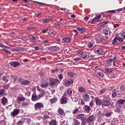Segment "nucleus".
Here are the masks:
<instances>
[{"label":"nucleus","mask_w":125,"mask_h":125,"mask_svg":"<svg viewBox=\"0 0 125 125\" xmlns=\"http://www.w3.org/2000/svg\"><path fill=\"white\" fill-rule=\"evenodd\" d=\"M83 97L85 101H88L89 100V96L87 94H83Z\"/></svg>","instance_id":"aec40b11"},{"label":"nucleus","mask_w":125,"mask_h":125,"mask_svg":"<svg viewBox=\"0 0 125 125\" xmlns=\"http://www.w3.org/2000/svg\"><path fill=\"white\" fill-rule=\"evenodd\" d=\"M77 29L79 32H81V33L85 32V29H84V28L77 27Z\"/></svg>","instance_id":"2f4dec72"},{"label":"nucleus","mask_w":125,"mask_h":125,"mask_svg":"<svg viewBox=\"0 0 125 125\" xmlns=\"http://www.w3.org/2000/svg\"><path fill=\"white\" fill-rule=\"evenodd\" d=\"M3 87H4V88H5V89H8V88H9V85L6 84V85L3 86Z\"/></svg>","instance_id":"5fc2aeb1"},{"label":"nucleus","mask_w":125,"mask_h":125,"mask_svg":"<svg viewBox=\"0 0 125 125\" xmlns=\"http://www.w3.org/2000/svg\"><path fill=\"white\" fill-rule=\"evenodd\" d=\"M105 115L106 117H111V115H112V113H111L109 111H107L105 113Z\"/></svg>","instance_id":"c9c22d12"},{"label":"nucleus","mask_w":125,"mask_h":125,"mask_svg":"<svg viewBox=\"0 0 125 125\" xmlns=\"http://www.w3.org/2000/svg\"><path fill=\"white\" fill-rule=\"evenodd\" d=\"M50 50H52V51H58L60 50L59 47L57 46H51L49 48Z\"/></svg>","instance_id":"f8f14e48"},{"label":"nucleus","mask_w":125,"mask_h":125,"mask_svg":"<svg viewBox=\"0 0 125 125\" xmlns=\"http://www.w3.org/2000/svg\"><path fill=\"white\" fill-rule=\"evenodd\" d=\"M103 116H104V112L99 111L97 113V118H98V119H102Z\"/></svg>","instance_id":"dca6fc26"},{"label":"nucleus","mask_w":125,"mask_h":125,"mask_svg":"<svg viewBox=\"0 0 125 125\" xmlns=\"http://www.w3.org/2000/svg\"><path fill=\"white\" fill-rule=\"evenodd\" d=\"M23 124V121H20L17 123L18 125H21Z\"/></svg>","instance_id":"338daca9"},{"label":"nucleus","mask_w":125,"mask_h":125,"mask_svg":"<svg viewBox=\"0 0 125 125\" xmlns=\"http://www.w3.org/2000/svg\"><path fill=\"white\" fill-rule=\"evenodd\" d=\"M113 71V68H106L105 69V71L106 72V73H112Z\"/></svg>","instance_id":"c756f323"},{"label":"nucleus","mask_w":125,"mask_h":125,"mask_svg":"<svg viewBox=\"0 0 125 125\" xmlns=\"http://www.w3.org/2000/svg\"><path fill=\"white\" fill-rule=\"evenodd\" d=\"M72 90H67V94L69 95V96H71L72 95Z\"/></svg>","instance_id":"49530a36"},{"label":"nucleus","mask_w":125,"mask_h":125,"mask_svg":"<svg viewBox=\"0 0 125 125\" xmlns=\"http://www.w3.org/2000/svg\"><path fill=\"white\" fill-rule=\"evenodd\" d=\"M82 59L80 58H76L74 59L75 61H80Z\"/></svg>","instance_id":"774afa93"},{"label":"nucleus","mask_w":125,"mask_h":125,"mask_svg":"<svg viewBox=\"0 0 125 125\" xmlns=\"http://www.w3.org/2000/svg\"><path fill=\"white\" fill-rule=\"evenodd\" d=\"M58 78L59 80H62L63 79V75L60 74L58 75Z\"/></svg>","instance_id":"0e129e2a"},{"label":"nucleus","mask_w":125,"mask_h":125,"mask_svg":"<svg viewBox=\"0 0 125 125\" xmlns=\"http://www.w3.org/2000/svg\"><path fill=\"white\" fill-rule=\"evenodd\" d=\"M42 43H51V40H46L42 42Z\"/></svg>","instance_id":"4c0bfd02"},{"label":"nucleus","mask_w":125,"mask_h":125,"mask_svg":"<svg viewBox=\"0 0 125 125\" xmlns=\"http://www.w3.org/2000/svg\"><path fill=\"white\" fill-rule=\"evenodd\" d=\"M114 28H119V27H120V24H114Z\"/></svg>","instance_id":"69168bd1"},{"label":"nucleus","mask_w":125,"mask_h":125,"mask_svg":"<svg viewBox=\"0 0 125 125\" xmlns=\"http://www.w3.org/2000/svg\"><path fill=\"white\" fill-rule=\"evenodd\" d=\"M72 125H81V122L76 118L73 119V122Z\"/></svg>","instance_id":"4468645a"},{"label":"nucleus","mask_w":125,"mask_h":125,"mask_svg":"<svg viewBox=\"0 0 125 125\" xmlns=\"http://www.w3.org/2000/svg\"><path fill=\"white\" fill-rule=\"evenodd\" d=\"M120 89L121 91H125V85H121Z\"/></svg>","instance_id":"58836bf2"},{"label":"nucleus","mask_w":125,"mask_h":125,"mask_svg":"<svg viewBox=\"0 0 125 125\" xmlns=\"http://www.w3.org/2000/svg\"><path fill=\"white\" fill-rule=\"evenodd\" d=\"M32 101H36V100H39V99H40V96H38L37 95V94L36 93H34L32 95V98H31Z\"/></svg>","instance_id":"0eeeda50"},{"label":"nucleus","mask_w":125,"mask_h":125,"mask_svg":"<svg viewBox=\"0 0 125 125\" xmlns=\"http://www.w3.org/2000/svg\"><path fill=\"white\" fill-rule=\"evenodd\" d=\"M22 106H25L29 105V104L27 102H24L22 104Z\"/></svg>","instance_id":"bf43d9fd"},{"label":"nucleus","mask_w":125,"mask_h":125,"mask_svg":"<svg viewBox=\"0 0 125 125\" xmlns=\"http://www.w3.org/2000/svg\"><path fill=\"white\" fill-rule=\"evenodd\" d=\"M96 52L99 55H103V53H104V51H103V49H98Z\"/></svg>","instance_id":"6ab92c4d"},{"label":"nucleus","mask_w":125,"mask_h":125,"mask_svg":"<svg viewBox=\"0 0 125 125\" xmlns=\"http://www.w3.org/2000/svg\"><path fill=\"white\" fill-rule=\"evenodd\" d=\"M90 23L91 24H96V23H97L96 20H95V18L92 20V21H90Z\"/></svg>","instance_id":"c03bdc74"},{"label":"nucleus","mask_w":125,"mask_h":125,"mask_svg":"<svg viewBox=\"0 0 125 125\" xmlns=\"http://www.w3.org/2000/svg\"><path fill=\"white\" fill-rule=\"evenodd\" d=\"M30 41H31V42H36V37H35V36H33V35H30L29 37Z\"/></svg>","instance_id":"a878e982"},{"label":"nucleus","mask_w":125,"mask_h":125,"mask_svg":"<svg viewBox=\"0 0 125 125\" xmlns=\"http://www.w3.org/2000/svg\"><path fill=\"white\" fill-rule=\"evenodd\" d=\"M122 38L125 39V31L123 32L121 35Z\"/></svg>","instance_id":"052dcab7"},{"label":"nucleus","mask_w":125,"mask_h":125,"mask_svg":"<svg viewBox=\"0 0 125 125\" xmlns=\"http://www.w3.org/2000/svg\"><path fill=\"white\" fill-rule=\"evenodd\" d=\"M39 91L40 92V94L39 95V98L41 99L42 97H43L44 94H45V91L43 90L41 91V90L38 89Z\"/></svg>","instance_id":"f3484780"},{"label":"nucleus","mask_w":125,"mask_h":125,"mask_svg":"<svg viewBox=\"0 0 125 125\" xmlns=\"http://www.w3.org/2000/svg\"><path fill=\"white\" fill-rule=\"evenodd\" d=\"M0 47L2 48L3 51H4V52H5V53H8V54H10V53H11V52H10V51H12V48H10L9 47L5 46L2 44H0ZM7 49H9L10 51Z\"/></svg>","instance_id":"f03ea898"},{"label":"nucleus","mask_w":125,"mask_h":125,"mask_svg":"<svg viewBox=\"0 0 125 125\" xmlns=\"http://www.w3.org/2000/svg\"><path fill=\"white\" fill-rule=\"evenodd\" d=\"M71 41V39L69 38H66L64 39V41L66 42H69Z\"/></svg>","instance_id":"6e6d98bb"},{"label":"nucleus","mask_w":125,"mask_h":125,"mask_svg":"<svg viewBox=\"0 0 125 125\" xmlns=\"http://www.w3.org/2000/svg\"><path fill=\"white\" fill-rule=\"evenodd\" d=\"M117 40H118V39L117 38V36H116L112 41V44H115V43L117 42Z\"/></svg>","instance_id":"8fccbe9b"},{"label":"nucleus","mask_w":125,"mask_h":125,"mask_svg":"<svg viewBox=\"0 0 125 125\" xmlns=\"http://www.w3.org/2000/svg\"><path fill=\"white\" fill-rule=\"evenodd\" d=\"M56 101H57V99L56 98H53L50 100V102L51 103H55Z\"/></svg>","instance_id":"ea45409f"},{"label":"nucleus","mask_w":125,"mask_h":125,"mask_svg":"<svg viewBox=\"0 0 125 125\" xmlns=\"http://www.w3.org/2000/svg\"><path fill=\"white\" fill-rule=\"evenodd\" d=\"M77 52H78V54H80V55H83V51L82 50H78L77 51Z\"/></svg>","instance_id":"864d4df0"},{"label":"nucleus","mask_w":125,"mask_h":125,"mask_svg":"<svg viewBox=\"0 0 125 125\" xmlns=\"http://www.w3.org/2000/svg\"><path fill=\"white\" fill-rule=\"evenodd\" d=\"M34 108L36 111H38L39 109L43 108V104L42 103H37L34 105Z\"/></svg>","instance_id":"7ed1b4c3"},{"label":"nucleus","mask_w":125,"mask_h":125,"mask_svg":"<svg viewBox=\"0 0 125 125\" xmlns=\"http://www.w3.org/2000/svg\"><path fill=\"white\" fill-rule=\"evenodd\" d=\"M67 100H68V98L67 97H62L61 98V100L60 101V103L61 104H66V103H67Z\"/></svg>","instance_id":"9d476101"},{"label":"nucleus","mask_w":125,"mask_h":125,"mask_svg":"<svg viewBox=\"0 0 125 125\" xmlns=\"http://www.w3.org/2000/svg\"><path fill=\"white\" fill-rule=\"evenodd\" d=\"M123 10V8H120L116 10H111V11H107V12H108V13H115V12H116V11H122Z\"/></svg>","instance_id":"bb28decb"},{"label":"nucleus","mask_w":125,"mask_h":125,"mask_svg":"<svg viewBox=\"0 0 125 125\" xmlns=\"http://www.w3.org/2000/svg\"><path fill=\"white\" fill-rule=\"evenodd\" d=\"M48 85H49L48 82L42 83L41 84V86L42 88H46V87H48Z\"/></svg>","instance_id":"9b49d317"},{"label":"nucleus","mask_w":125,"mask_h":125,"mask_svg":"<svg viewBox=\"0 0 125 125\" xmlns=\"http://www.w3.org/2000/svg\"><path fill=\"white\" fill-rule=\"evenodd\" d=\"M78 90L80 92H82L83 93V92H85V88L80 86L79 87Z\"/></svg>","instance_id":"b1692460"},{"label":"nucleus","mask_w":125,"mask_h":125,"mask_svg":"<svg viewBox=\"0 0 125 125\" xmlns=\"http://www.w3.org/2000/svg\"><path fill=\"white\" fill-rule=\"evenodd\" d=\"M102 16H101V15H97L95 17V19L96 20V21L97 22V23L100 21V20H99V19L101 18Z\"/></svg>","instance_id":"393cba45"},{"label":"nucleus","mask_w":125,"mask_h":125,"mask_svg":"<svg viewBox=\"0 0 125 125\" xmlns=\"http://www.w3.org/2000/svg\"><path fill=\"white\" fill-rule=\"evenodd\" d=\"M103 33H104L105 35H109V33L108 32L107 30L106 29H104L103 30Z\"/></svg>","instance_id":"37998d69"},{"label":"nucleus","mask_w":125,"mask_h":125,"mask_svg":"<svg viewBox=\"0 0 125 125\" xmlns=\"http://www.w3.org/2000/svg\"><path fill=\"white\" fill-rule=\"evenodd\" d=\"M19 113H20V110L19 109H14L11 112V115L13 116V117H15V116H17Z\"/></svg>","instance_id":"423d86ee"},{"label":"nucleus","mask_w":125,"mask_h":125,"mask_svg":"<svg viewBox=\"0 0 125 125\" xmlns=\"http://www.w3.org/2000/svg\"><path fill=\"white\" fill-rule=\"evenodd\" d=\"M114 60L113 59H110L108 61H107V62L106 64V66L107 67H110V66H112V62H113Z\"/></svg>","instance_id":"2eb2a0df"},{"label":"nucleus","mask_w":125,"mask_h":125,"mask_svg":"<svg viewBox=\"0 0 125 125\" xmlns=\"http://www.w3.org/2000/svg\"><path fill=\"white\" fill-rule=\"evenodd\" d=\"M117 95V92H116L115 91L113 92L112 96H113V97H116V96Z\"/></svg>","instance_id":"680f3d73"},{"label":"nucleus","mask_w":125,"mask_h":125,"mask_svg":"<svg viewBox=\"0 0 125 125\" xmlns=\"http://www.w3.org/2000/svg\"><path fill=\"white\" fill-rule=\"evenodd\" d=\"M85 111L87 112V113H88L90 110H91V108L90 106H88V105H85Z\"/></svg>","instance_id":"473e14b6"},{"label":"nucleus","mask_w":125,"mask_h":125,"mask_svg":"<svg viewBox=\"0 0 125 125\" xmlns=\"http://www.w3.org/2000/svg\"><path fill=\"white\" fill-rule=\"evenodd\" d=\"M95 100H96V105H97V106H100L101 104H102V101L96 98L95 99Z\"/></svg>","instance_id":"412c9836"},{"label":"nucleus","mask_w":125,"mask_h":125,"mask_svg":"<svg viewBox=\"0 0 125 125\" xmlns=\"http://www.w3.org/2000/svg\"><path fill=\"white\" fill-rule=\"evenodd\" d=\"M116 38L117 39V41H118L120 42H124V39H122V38L118 36H116Z\"/></svg>","instance_id":"79ce46f5"},{"label":"nucleus","mask_w":125,"mask_h":125,"mask_svg":"<svg viewBox=\"0 0 125 125\" xmlns=\"http://www.w3.org/2000/svg\"><path fill=\"white\" fill-rule=\"evenodd\" d=\"M43 120H46V119H49V116L48 115L44 116L42 117Z\"/></svg>","instance_id":"4d7b16f0"},{"label":"nucleus","mask_w":125,"mask_h":125,"mask_svg":"<svg viewBox=\"0 0 125 125\" xmlns=\"http://www.w3.org/2000/svg\"><path fill=\"white\" fill-rule=\"evenodd\" d=\"M57 125V122H56V120H53L49 122V125Z\"/></svg>","instance_id":"cd10ccee"},{"label":"nucleus","mask_w":125,"mask_h":125,"mask_svg":"<svg viewBox=\"0 0 125 125\" xmlns=\"http://www.w3.org/2000/svg\"><path fill=\"white\" fill-rule=\"evenodd\" d=\"M1 103L3 105H5L8 101H7V99H6V98L5 97H3L2 99H1Z\"/></svg>","instance_id":"4be33fe9"},{"label":"nucleus","mask_w":125,"mask_h":125,"mask_svg":"<svg viewBox=\"0 0 125 125\" xmlns=\"http://www.w3.org/2000/svg\"><path fill=\"white\" fill-rule=\"evenodd\" d=\"M73 83H74V80L71 79H67L65 81V86H70V85L73 84Z\"/></svg>","instance_id":"20e7f679"},{"label":"nucleus","mask_w":125,"mask_h":125,"mask_svg":"<svg viewBox=\"0 0 125 125\" xmlns=\"http://www.w3.org/2000/svg\"><path fill=\"white\" fill-rule=\"evenodd\" d=\"M67 75L68 76H69L70 78H74L75 77V74L74 73H72L71 72H68Z\"/></svg>","instance_id":"7c9ffc66"},{"label":"nucleus","mask_w":125,"mask_h":125,"mask_svg":"<svg viewBox=\"0 0 125 125\" xmlns=\"http://www.w3.org/2000/svg\"><path fill=\"white\" fill-rule=\"evenodd\" d=\"M75 119L76 120H81V121H83V120L84 119V115L83 114H78Z\"/></svg>","instance_id":"1a4fd4ad"},{"label":"nucleus","mask_w":125,"mask_h":125,"mask_svg":"<svg viewBox=\"0 0 125 125\" xmlns=\"http://www.w3.org/2000/svg\"><path fill=\"white\" fill-rule=\"evenodd\" d=\"M106 90H107V89L106 88L103 89L100 92V94H103L104 93H105Z\"/></svg>","instance_id":"a19ab883"},{"label":"nucleus","mask_w":125,"mask_h":125,"mask_svg":"<svg viewBox=\"0 0 125 125\" xmlns=\"http://www.w3.org/2000/svg\"><path fill=\"white\" fill-rule=\"evenodd\" d=\"M31 82L28 80H24L21 82V84L22 85H30Z\"/></svg>","instance_id":"ddd939ff"},{"label":"nucleus","mask_w":125,"mask_h":125,"mask_svg":"<svg viewBox=\"0 0 125 125\" xmlns=\"http://www.w3.org/2000/svg\"><path fill=\"white\" fill-rule=\"evenodd\" d=\"M60 83V81L58 79L51 78L49 80V86L50 87H54L55 86H57L58 84Z\"/></svg>","instance_id":"f257e3e1"},{"label":"nucleus","mask_w":125,"mask_h":125,"mask_svg":"<svg viewBox=\"0 0 125 125\" xmlns=\"http://www.w3.org/2000/svg\"><path fill=\"white\" fill-rule=\"evenodd\" d=\"M48 22H49V19H45L44 20L43 23H48Z\"/></svg>","instance_id":"13d9d810"},{"label":"nucleus","mask_w":125,"mask_h":125,"mask_svg":"<svg viewBox=\"0 0 125 125\" xmlns=\"http://www.w3.org/2000/svg\"><path fill=\"white\" fill-rule=\"evenodd\" d=\"M58 112L59 114H60V115H63V114H64V111H63V109H62V108H59Z\"/></svg>","instance_id":"72a5a7b5"},{"label":"nucleus","mask_w":125,"mask_h":125,"mask_svg":"<svg viewBox=\"0 0 125 125\" xmlns=\"http://www.w3.org/2000/svg\"><path fill=\"white\" fill-rule=\"evenodd\" d=\"M78 112H79V109L76 108L72 112V114H78Z\"/></svg>","instance_id":"603ef678"},{"label":"nucleus","mask_w":125,"mask_h":125,"mask_svg":"<svg viewBox=\"0 0 125 125\" xmlns=\"http://www.w3.org/2000/svg\"><path fill=\"white\" fill-rule=\"evenodd\" d=\"M87 46L89 48H91V47L93 46V43H92V42H89L87 44Z\"/></svg>","instance_id":"de8ad7c7"},{"label":"nucleus","mask_w":125,"mask_h":125,"mask_svg":"<svg viewBox=\"0 0 125 125\" xmlns=\"http://www.w3.org/2000/svg\"><path fill=\"white\" fill-rule=\"evenodd\" d=\"M4 93V90L1 89L0 90V95H2Z\"/></svg>","instance_id":"e2e57ef3"},{"label":"nucleus","mask_w":125,"mask_h":125,"mask_svg":"<svg viewBox=\"0 0 125 125\" xmlns=\"http://www.w3.org/2000/svg\"><path fill=\"white\" fill-rule=\"evenodd\" d=\"M87 120L88 123H91L92 122L95 121V116L93 115H91L87 118Z\"/></svg>","instance_id":"6e6552de"},{"label":"nucleus","mask_w":125,"mask_h":125,"mask_svg":"<svg viewBox=\"0 0 125 125\" xmlns=\"http://www.w3.org/2000/svg\"><path fill=\"white\" fill-rule=\"evenodd\" d=\"M125 100L120 99L118 101V103L119 104H123L125 103Z\"/></svg>","instance_id":"f704fd0d"},{"label":"nucleus","mask_w":125,"mask_h":125,"mask_svg":"<svg viewBox=\"0 0 125 125\" xmlns=\"http://www.w3.org/2000/svg\"><path fill=\"white\" fill-rule=\"evenodd\" d=\"M11 66H12V67H17V66H19L20 65L19 62H12L10 63Z\"/></svg>","instance_id":"a211bd4d"},{"label":"nucleus","mask_w":125,"mask_h":125,"mask_svg":"<svg viewBox=\"0 0 125 125\" xmlns=\"http://www.w3.org/2000/svg\"><path fill=\"white\" fill-rule=\"evenodd\" d=\"M97 75H98V76L101 78H103V77H104V74H103L102 72H99L97 73Z\"/></svg>","instance_id":"e433bc0d"},{"label":"nucleus","mask_w":125,"mask_h":125,"mask_svg":"<svg viewBox=\"0 0 125 125\" xmlns=\"http://www.w3.org/2000/svg\"><path fill=\"white\" fill-rule=\"evenodd\" d=\"M48 30H50V28L49 27H48L46 29L43 30L42 31V33L43 34H45V33H47Z\"/></svg>","instance_id":"3c124183"},{"label":"nucleus","mask_w":125,"mask_h":125,"mask_svg":"<svg viewBox=\"0 0 125 125\" xmlns=\"http://www.w3.org/2000/svg\"><path fill=\"white\" fill-rule=\"evenodd\" d=\"M82 121L81 125H85L86 124H87V119H85V117L83 118V119Z\"/></svg>","instance_id":"5701e85b"},{"label":"nucleus","mask_w":125,"mask_h":125,"mask_svg":"<svg viewBox=\"0 0 125 125\" xmlns=\"http://www.w3.org/2000/svg\"><path fill=\"white\" fill-rule=\"evenodd\" d=\"M2 80L3 82H5V83H7L8 82V80L6 79V77L5 76H4L2 78Z\"/></svg>","instance_id":"09e8293b"},{"label":"nucleus","mask_w":125,"mask_h":125,"mask_svg":"<svg viewBox=\"0 0 125 125\" xmlns=\"http://www.w3.org/2000/svg\"><path fill=\"white\" fill-rule=\"evenodd\" d=\"M102 107H103V106L108 107L110 106V105H111V102H110V101L109 100H104V101L102 102Z\"/></svg>","instance_id":"39448f33"},{"label":"nucleus","mask_w":125,"mask_h":125,"mask_svg":"<svg viewBox=\"0 0 125 125\" xmlns=\"http://www.w3.org/2000/svg\"><path fill=\"white\" fill-rule=\"evenodd\" d=\"M17 100L18 101L21 102V101H25L26 100V98H24V97H18Z\"/></svg>","instance_id":"c85d7f7f"},{"label":"nucleus","mask_w":125,"mask_h":125,"mask_svg":"<svg viewBox=\"0 0 125 125\" xmlns=\"http://www.w3.org/2000/svg\"><path fill=\"white\" fill-rule=\"evenodd\" d=\"M12 80H13L14 83L17 81V77L14 75H12Z\"/></svg>","instance_id":"a18cd8bd"}]
</instances>
